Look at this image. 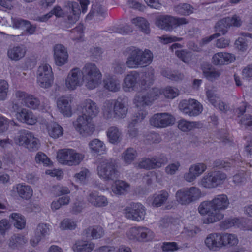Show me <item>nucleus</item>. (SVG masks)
<instances>
[{
	"label": "nucleus",
	"mask_w": 252,
	"mask_h": 252,
	"mask_svg": "<svg viewBox=\"0 0 252 252\" xmlns=\"http://www.w3.org/2000/svg\"><path fill=\"white\" fill-rule=\"evenodd\" d=\"M102 77V73L96 65L88 63L81 70L78 67L71 69L64 79L63 87L66 91H73L84 84L88 90H94L100 85Z\"/></svg>",
	"instance_id": "nucleus-1"
},
{
	"label": "nucleus",
	"mask_w": 252,
	"mask_h": 252,
	"mask_svg": "<svg viewBox=\"0 0 252 252\" xmlns=\"http://www.w3.org/2000/svg\"><path fill=\"white\" fill-rule=\"evenodd\" d=\"M178 88L167 86L162 89L154 88L150 90L146 94L139 93L136 94L133 99V103L138 109L135 114L136 121H141L147 116L148 113L144 106L151 105L155 100L159 98L162 95L167 99H173L179 95Z\"/></svg>",
	"instance_id": "nucleus-2"
},
{
	"label": "nucleus",
	"mask_w": 252,
	"mask_h": 252,
	"mask_svg": "<svg viewBox=\"0 0 252 252\" xmlns=\"http://www.w3.org/2000/svg\"><path fill=\"white\" fill-rule=\"evenodd\" d=\"M230 205L228 196L224 194L215 196L211 200L200 203L198 210L201 215H207L202 219L203 224H209L218 222L224 217L221 211L227 209Z\"/></svg>",
	"instance_id": "nucleus-3"
},
{
	"label": "nucleus",
	"mask_w": 252,
	"mask_h": 252,
	"mask_svg": "<svg viewBox=\"0 0 252 252\" xmlns=\"http://www.w3.org/2000/svg\"><path fill=\"white\" fill-rule=\"evenodd\" d=\"M153 58V54L150 50L134 48L131 50L126 64L130 68L144 67L151 63Z\"/></svg>",
	"instance_id": "nucleus-4"
},
{
	"label": "nucleus",
	"mask_w": 252,
	"mask_h": 252,
	"mask_svg": "<svg viewBox=\"0 0 252 252\" xmlns=\"http://www.w3.org/2000/svg\"><path fill=\"white\" fill-rule=\"evenodd\" d=\"M127 112L128 108L122 100H108L104 104L103 113L107 119H123L126 117Z\"/></svg>",
	"instance_id": "nucleus-5"
},
{
	"label": "nucleus",
	"mask_w": 252,
	"mask_h": 252,
	"mask_svg": "<svg viewBox=\"0 0 252 252\" xmlns=\"http://www.w3.org/2000/svg\"><path fill=\"white\" fill-rule=\"evenodd\" d=\"M84 158V155L77 152L75 149L65 148L59 150L56 159L61 165L68 166L79 165Z\"/></svg>",
	"instance_id": "nucleus-6"
},
{
	"label": "nucleus",
	"mask_w": 252,
	"mask_h": 252,
	"mask_svg": "<svg viewBox=\"0 0 252 252\" xmlns=\"http://www.w3.org/2000/svg\"><path fill=\"white\" fill-rule=\"evenodd\" d=\"M201 195V190L197 187L184 188L176 192L175 200L179 204L187 206L199 200Z\"/></svg>",
	"instance_id": "nucleus-7"
},
{
	"label": "nucleus",
	"mask_w": 252,
	"mask_h": 252,
	"mask_svg": "<svg viewBox=\"0 0 252 252\" xmlns=\"http://www.w3.org/2000/svg\"><path fill=\"white\" fill-rule=\"evenodd\" d=\"M188 21L185 18H178L168 15H161L156 17L155 25L160 29L171 31L174 28L186 24Z\"/></svg>",
	"instance_id": "nucleus-8"
},
{
	"label": "nucleus",
	"mask_w": 252,
	"mask_h": 252,
	"mask_svg": "<svg viewBox=\"0 0 252 252\" xmlns=\"http://www.w3.org/2000/svg\"><path fill=\"white\" fill-rule=\"evenodd\" d=\"M226 179V175L220 171H209L198 181V184L202 188L211 189L221 185Z\"/></svg>",
	"instance_id": "nucleus-9"
},
{
	"label": "nucleus",
	"mask_w": 252,
	"mask_h": 252,
	"mask_svg": "<svg viewBox=\"0 0 252 252\" xmlns=\"http://www.w3.org/2000/svg\"><path fill=\"white\" fill-rule=\"evenodd\" d=\"M10 110L15 113L16 119L19 122L28 125H34L38 122V117L31 110L21 107L17 103L13 102Z\"/></svg>",
	"instance_id": "nucleus-10"
},
{
	"label": "nucleus",
	"mask_w": 252,
	"mask_h": 252,
	"mask_svg": "<svg viewBox=\"0 0 252 252\" xmlns=\"http://www.w3.org/2000/svg\"><path fill=\"white\" fill-rule=\"evenodd\" d=\"M97 173L99 177L104 181L112 180L119 176V172L115 165L107 159L102 160L99 164Z\"/></svg>",
	"instance_id": "nucleus-11"
},
{
	"label": "nucleus",
	"mask_w": 252,
	"mask_h": 252,
	"mask_svg": "<svg viewBox=\"0 0 252 252\" xmlns=\"http://www.w3.org/2000/svg\"><path fill=\"white\" fill-rule=\"evenodd\" d=\"M73 126L77 132L83 136L91 135L95 130L93 119L82 115H79L73 122Z\"/></svg>",
	"instance_id": "nucleus-12"
},
{
	"label": "nucleus",
	"mask_w": 252,
	"mask_h": 252,
	"mask_svg": "<svg viewBox=\"0 0 252 252\" xmlns=\"http://www.w3.org/2000/svg\"><path fill=\"white\" fill-rule=\"evenodd\" d=\"M37 82L38 85L44 89L51 87L54 82V75L51 66L46 63L39 66L37 74Z\"/></svg>",
	"instance_id": "nucleus-13"
},
{
	"label": "nucleus",
	"mask_w": 252,
	"mask_h": 252,
	"mask_svg": "<svg viewBox=\"0 0 252 252\" xmlns=\"http://www.w3.org/2000/svg\"><path fill=\"white\" fill-rule=\"evenodd\" d=\"M181 112L189 116H196L203 110V106L197 100L194 99L183 100L179 104Z\"/></svg>",
	"instance_id": "nucleus-14"
},
{
	"label": "nucleus",
	"mask_w": 252,
	"mask_h": 252,
	"mask_svg": "<svg viewBox=\"0 0 252 252\" xmlns=\"http://www.w3.org/2000/svg\"><path fill=\"white\" fill-rule=\"evenodd\" d=\"M124 213L127 218L138 222L144 220L146 214L145 207L140 203L130 204L125 208Z\"/></svg>",
	"instance_id": "nucleus-15"
},
{
	"label": "nucleus",
	"mask_w": 252,
	"mask_h": 252,
	"mask_svg": "<svg viewBox=\"0 0 252 252\" xmlns=\"http://www.w3.org/2000/svg\"><path fill=\"white\" fill-rule=\"evenodd\" d=\"M175 119L171 114L167 113H157L150 119V125L156 128H165L172 125Z\"/></svg>",
	"instance_id": "nucleus-16"
},
{
	"label": "nucleus",
	"mask_w": 252,
	"mask_h": 252,
	"mask_svg": "<svg viewBox=\"0 0 252 252\" xmlns=\"http://www.w3.org/2000/svg\"><path fill=\"white\" fill-rule=\"evenodd\" d=\"M9 195L11 197L18 196L21 199L29 200L33 196L32 188L24 183H18L13 185L9 191Z\"/></svg>",
	"instance_id": "nucleus-17"
},
{
	"label": "nucleus",
	"mask_w": 252,
	"mask_h": 252,
	"mask_svg": "<svg viewBox=\"0 0 252 252\" xmlns=\"http://www.w3.org/2000/svg\"><path fill=\"white\" fill-rule=\"evenodd\" d=\"M242 21L240 16L234 15L232 17L223 18L218 22L215 26L217 31L220 32L222 34H224L227 31V29L230 27H240Z\"/></svg>",
	"instance_id": "nucleus-18"
},
{
	"label": "nucleus",
	"mask_w": 252,
	"mask_h": 252,
	"mask_svg": "<svg viewBox=\"0 0 252 252\" xmlns=\"http://www.w3.org/2000/svg\"><path fill=\"white\" fill-rule=\"evenodd\" d=\"M81 115L93 119L99 113L96 104L90 99L83 101L78 108Z\"/></svg>",
	"instance_id": "nucleus-19"
},
{
	"label": "nucleus",
	"mask_w": 252,
	"mask_h": 252,
	"mask_svg": "<svg viewBox=\"0 0 252 252\" xmlns=\"http://www.w3.org/2000/svg\"><path fill=\"white\" fill-rule=\"evenodd\" d=\"M207 168L206 164L202 162L193 164L190 165L188 171L184 175V179L189 183L194 182L207 170Z\"/></svg>",
	"instance_id": "nucleus-20"
},
{
	"label": "nucleus",
	"mask_w": 252,
	"mask_h": 252,
	"mask_svg": "<svg viewBox=\"0 0 252 252\" xmlns=\"http://www.w3.org/2000/svg\"><path fill=\"white\" fill-rule=\"evenodd\" d=\"M206 248L212 252L222 249L221 233L214 232L208 234L204 240Z\"/></svg>",
	"instance_id": "nucleus-21"
},
{
	"label": "nucleus",
	"mask_w": 252,
	"mask_h": 252,
	"mask_svg": "<svg viewBox=\"0 0 252 252\" xmlns=\"http://www.w3.org/2000/svg\"><path fill=\"white\" fill-rule=\"evenodd\" d=\"M72 97L68 95L62 96L57 100V106L59 112L65 117H70L72 115L71 103Z\"/></svg>",
	"instance_id": "nucleus-22"
},
{
	"label": "nucleus",
	"mask_w": 252,
	"mask_h": 252,
	"mask_svg": "<svg viewBox=\"0 0 252 252\" xmlns=\"http://www.w3.org/2000/svg\"><path fill=\"white\" fill-rule=\"evenodd\" d=\"M53 51L54 61L56 65L61 67L67 63L69 55L67 49L63 45H55Z\"/></svg>",
	"instance_id": "nucleus-23"
},
{
	"label": "nucleus",
	"mask_w": 252,
	"mask_h": 252,
	"mask_svg": "<svg viewBox=\"0 0 252 252\" xmlns=\"http://www.w3.org/2000/svg\"><path fill=\"white\" fill-rule=\"evenodd\" d=\"M24 105L28 108L42 112H46L50 109L49 102L47 100L41 103L38 98L31 94L28 96Z\"/></svg>",
	"instance_id": "nucleus-24"
},
{
	"label": "nucleus",
	"mask_w": 252,
	"mask_h": 252,
	"mask_svg": "<svg viewBox=\"0 0 252 252\" xmlns=\"http://www.w3.org/2000/svg\"><path fill=\"white\" fill-rule=\"evenodd\" d=\"M162 163L160 159L153 157L151 158H142L135 164V167L148 170L160 168Z\"/></svg>",
	"instance_id": "nucleus-25"
},
{
	"label": "nucleus",
	"mask_w": 252,
	"mask_h": 252,
	"mask_svg": "<svg viewBox=\"0 0 252 252\" xmlns=\"http://www.w3.org/2000/svg\"><path fill=\"white\" fill-rule=\"evenodd\" d=\"M139 74L135 71H130L124 78L123 88L126 92L135 89L139 79Z\"/></svg>",
	"instance_id": "nucleus-26"
},
{
	"label": "nucleus",
	"mask_w": 252,
	"mask_h": 252,
	"mask_svg": "<svg viewBox=\"0 0 252 252\" xmlns=\"http://www.w3.org/2000/svg\"><path fill=\"white\" fill-rule=\"evenodd\" d=\"M235 56L228 52H220L215 54L212 57V62L215 65H223L234 61Z\"/></svg>",
	"instance_id": "nucleus-27"
},
{
	"label": "nucleus",
	"mask_w": 252,
	"mask_h": 252,
	"mask_svg": "<svg viewBox=\"0 0 252 252\" xmlns=\"http://www.w3.org/2000/svg\"><path fill=\"white\" fill-rule=\"evenodd\" d=\"M87 201L91 205L98 207L106 206L108 204L107 198L103 195H99L96 192H90L87 197Z\"/></svg>",
	"instance_id": "nucleus-28"
},
{
	"label": "nucleus",
	"mask_w": 252,
	"mask_h": 252,
	"mask_svg": "<svg viewBox=\"0 0 252 252\" xmlns=\"http://www.w3.org/2000/svg\"><path fill=\"white\" fill-rule=\"evenodd\" d=\"M137 241L138 242H149L152 241L155 237L154 231L146 227H137Z\"/></svg>",
	"instance_id": "nucleus-29"
},
{
	"label": "nucleus",
	"mask_w": 252,
	"mask_h": 252,
	"mask_svg": "<svg viewBox=\"0 0 252 252\" xmlns=\"http://www.w3.org/2000/svg\"><path fill=\"white\" fill-rule=\"evenodd\" d=\"M182 45L179 43H174L170 46L172 51H174L176 56L186 63H189L192 60V54L185 50H181Z\"/></svg>",
	"instance_id": "nucleus-30"
},
{
	"label": "nucleus",
	"mask_w": 252,
	"mask_h": 252,
	"mask_svg": "<svg viewBox=\"0 0 252 252\" xmlns=\"http://www.w3.org/2000/svg\"><path fill=\"white\" fill-rule=\"evenodd\" d=\"M169 197V193L165 190H161L149 197L148 202L153 206L158 207L165 203Z\"/></svg>",
	"instance_id": "nucleus-31"
},
{
	"label": "nucleus",
	"mask_w": 252,
	"mask_h": 252,
	"mask_svg": "<svg viewBox=\"0 0 252 252\" xmlns=\"http://www.w3.org/2000/svg\"><path fill=\"white\" fill-rule=\"evenodd\" d=\"M103 84L104 88L109 91L116 92L120 89L119 80L110 75H105L103 80Z\"/></svg>",
	"instance_id": "nucleus-32"
},
{
	"label": "nucleus",
	"mask_w": 252,
	"mask_h": 252,
	"mask_svg": "<svg viewBox=\"0 0 252 252\" xmlns=\"http://www.w3.org/2000/svg\"><path fill=\"white\" fill-rule=\"evenodd\" d=\"M129 189V184L120 180H116L111 187L112 192L116 195H125Z\"/></svg>",
	"instance_id": "nucleus-33"
},
{
	"label": "nucleus",
	"mask_w": 252,
	"mask_h": 252,
	"mask_svg": "<svg viewBox=\"0 0 252 252\" xmlns=\"http://www.w3.org/2000/svg\"><path fill=\"white\" fill-rule=\"evenodd\" d=\"M26 49L23 46H12L9 48L7 51L8 58L15 61L22 59L26 55Z\"/></svg>",
	"instance_id": "nucleus-34"
},
{
	"label": "nucleus",
	"mask_w": 252,
	"mask_h": 252,
	"mask_svg": "<svg viewBox=\"0 0 252 252\" xmlns=\"http://www.w3.org/2000/svg\"><path fill=\"white\" fill-rule=\"evenodd\" d=\"M95 247L92 242L86 240H78L75 242L72 249L74 252H91Z\"/></svg>",
	"instance_id": "nucleus-35"
},
{
	"label": "nucleus",
	"mask_w": 252,
	"mask_h": 252,
	"mask_svg": "<svg viewBox=\"0 0 252 252\" xmlns=\"http://www.w3.org/2000/svg\"><path fill=\"white\" fill-rule=\"evenodd\" d=\"M67 6L71 10L67 16L69 22L75 23L78 20L81 13L80 6L76 2H69L67 4Z\"/></svg>",
	"instance_id": "nucleus-36"
},
{
	"label": "nucleus",
	"mask_w": 252,
	"mask_h": 252,
	"mask_svg": "<svg viewBox=\"0 0 252 252\" xmlns=\"http://www.w3.org/2000/svg\"><path fill=\"white\" fill-rule=\"evenodd\" d=\"M49 135L54 139L59 138L63 135V129L60 125L55 122H50L47 125Z\"/></svg>",
	"instance_id": "nucleus-37"
},
{
	"label": "nucleus",
	"mask_w": 252,
	"mask_h": 252,
	"mask_svg": "<svg viewBox=\"0 0 252 252\" xmlns=\"http://www.w3.org/2000/svg\"><path fill=\"white\" fill-rule=\"evenodd\" d=\"M203 75L209 80L213 81L218 79L221 73L220 71L212 67L210 64H204L202 66Z\"/></svg>",
	"instance_id": "nucleus-38"
},
{
	"label": "nucleus",
	"mask_w": 252,
	"mask_h": 252,
	"mask_svg": "<svg viewBox=\"0 0 252 252\" xmlns=\"http://www.w3.org/2000/svg\"><path fill=\"white\" fill-rule=\"evenodd\" d=\"M91 152L93 154L101 155L106 152V146L104 143L98 139H94L89 143Z\"/></svg>",
	"instance_id": "nucleus-39"
},
{
	"label": "nucleus",
	"mask_w": 252,
	"mask_h": 252,
	"mask_svg": "<svg viewBox=\"0 0 252 252\" xmlns=\"http://www.w3.org/2000/svg\"><path fill=\"white\" fill-rule=\"evenodd\" d=\"M9 219L16 228L19 230L25 228L26 224V218L21 214L12 213L10 215Z\"/></svg>",
	"instance_id": "nucleus-40"
},
{
	"label": "nucleus",
	"mask_w": 252,
	"mask_h": 252,
	"mask_svg": "<svg viewBox=\"0 0 252 252\" xmlns=\"http://www.w3.org/2000/svg\"><path fill=\"white\" fill-rule=\"evenodd\" d=\"M222 248L225 247H233L238 244L237 237L233 234L221 233Z\"/></svg>",
	"instance_id": "nucleus-41"
},
{
	"label": "nucleus",
	"mask_w": 252,
	"mask_h": 252,
	"mask_svg": "<svg viewBox=\"0 0 252 252\" xmlns=\"http://www.w3.org/2000/svg\"><path fill=\"white\" fill-rule=\"evenodd\" d=\"M200 126L201 124L198 122L189 121L185 119L180 120L178 125L179 129L184 132L192 130Z\"/></svg>",
	"instance_id": "nucleus-42"
},
{
	"label": "nucleus",
	"mask_w": 252,
	"mask_h": 252,
	"mask_svg": "<svg viewBox=\"0 0 252 252\" xmlns=\"http://www.w3.org/2000/svg\"><path fill=\"white\" fill-rule=\"evenodd\" d=\"M107 136L109 141L112 144L119 143L122 139L121 132L116 126H111L108 129Z\"/></svg>",
	"instance_id": "nucleus-43"
},
{
	"label": "nucleus",
	"mask_w": 252,
	"mask_h": 252,
	"mask_svg": "<svg viewBox=\"0 0 252 252\" xmlns=\"http://www.w3.org/2000/svg\"><path fill=\"white\" fill-rule=\"evenodd\" d=\"M106 14L104 9L100 6L94 4L89 13L87 15L86 18L90 20L92 17L97 19L102 20Z\"/></svg>",
	"instance_id": "nucleus-44"
},
{
	"label": "nucleus",
	"mask_w": 252,
	"mask_h": 252,
	"mask_svg": "<svg viewBox=\"0 0 252 252\" xmlns=\"http://www.w3.org/2000/svg\"><path fill=\"white\" fill-rule=\"evenodd\" d=\"M28 242V239L24 236L17 234L14 235L9 239L8 246L12 249L19 248Z\"/></svg>",
	"instance_id": "nucleus-45"
},
{
	"label": "nucleus",
	"mask_w": 252,
	"mask_h": 252,
	"mask_svg": "<svg viewBox=\"0 0 252 252\" xmlns=\"http://www.w3.org/2000/svg\"><path fill=\"white\" fill-rule=\"evenodd\" d=\"M90 176V171L86 168H83L79 172L75 173L73 178L76 183L81 185H85L88 183Z\"/></svg>",
	"instance_id": "nucleus-46"
},
{
	"label": "nucleus",
	"mask_w": 252,
	"mask_h": 252,
	"mask_svg": "<svg viewBox=\"0 0 252 252\" xmlns=\"http://www.w3.org/2000/svg\"><path fill=\"white\" fill-rule=\"evenodd\" d=\"M131 22L138 27L143 32L146 34L150 33L149 24L145 18L140 17L134 18L131 20Z\"/></svg>",
	"instance_id": "nucleus-47"
},
{
	"label": "nucleus",
	"mask_w": 252,
	"mask_h": 252,
	"mask_svg": "<svg viewBox=\"0 0 252 252\" xmlns=\"http://www.w3.org/2000/svg\"><path fill=\"white\" fill-rule=\"evenodd\" d=\"M248 37L252 38V35L249 33L242 34L235 41V46L240 52H245L247 51L248 41L246 38Z\"/></svg>",
	"instance_id": "nucleus-48"
},
{
	"label": "nucleus",
	"mask_w": 252,
	"mask_h": 252,
	"mask_svg": "<svg viewBox=\"0 0 252 252\" xmlns=\"http://www.w3.org/2000/svg\"><path fill=\"white\" fill-rule=\"evenodd\" d=\"M137 156L136 151L129 148L125 150L122 155V158L125 164L129 165L135 160Z\"/></svg>",
	"instance_id": "nucleus-49"
},
{
	"label": "nucleus",
	"mask_w": 252,
	"mask_h": 252,
	"mask_svg": "<svg viewBox=\"0 0 252 252\" xmlns=\"http://www.w3.org/2000/svg\"><path fill=\"white\" fill-rule=\"evenodd\" d=\"M31 133V132L26 130L19 131L14 139L15 143L20 146L25 147Z\"/></svg>",
	"instance_id": "nucleus-50"
},
{
	"label": "nucleus",
	"mask_w": 252,
	"mask_h": 252,
	"mask_svg": "<svg viewBox=\"0 0 252 252\" xmlns=\"http://www.w3.org/2000/svg\"><path fill=\"white\" fill-rule=\"evenodd\" d=\"M35 161L37 164H42L44 166L50 167L53 165V162L42 152H38L35 157Z\"/></svg>",
	"instance_id": "nucleus-51"
},
{
	"label": "nucleus",
	"mask_w": 252,
	"mask_h": 252,
	"mask_svg": "<svg viewBox=\"0 0 252 252\" xmlns=\"http://www.w3.org/2000/svg\"><path fill=\"white\" fill-rule=\"evenodd\" d=\"M40 145L39 140L31 132L25 147L31 151H36L39 149Z\"/></svg>",
	"instance_id": "nucleus-52"
},
{
	"label": "nucleus",
	"mask_w": 252,
	"mask_h": 252,
	"mask_svg": "<svg viewBox=\"0 0 252 252\" xmlns=\"http://www.w3.org/2000/svg\"><path fill=\"white\" fill-rule=\"evenodd\" d=\"M242 220L237 218H230L225 220L221 223V227L222 229H228L232 226H237L239 227L241 226Z\"/></svg>",
	"instance_id": "nucleus-53"
},
{
	"label": "nucleus",
	"mask_w": 252,
	"mask_h": 252,
	"mask_svg": "<svg viewBox=\"0 0 252 252\" xmlns=\"http://www.w3.org/2000/svg\"><path fill=\"white\" fill-rule=\"evenodd\" d=\"M87 233L90 234L92 239H97L102 237L104 235L103 229L100 226H94L89 228Z\"/></svg>",
	"instance_id": "nucleus-54"
},
{
	"label": "nucleus",
	"mask_w": 252,
	"mask_h": 252,
	"mask_svg": "<svg viewBox=\"0 0 252 252\" xmlns=\"http://www.w3.org/2000/svg\"><path fill=\"white\" fill-rule=\"evenodd\" d=\"M206 96L208 101L214 106H217V102L220 101V97L216 93L214 89H206Z\"/></svg>",
	"instance_id": "nucleus-55"
},
{
	"label": "nucleus",
	"mask_w": 252,
	"mask_h": 252,
	"mask_svg": "<svg viewBox=\"0 0 252 252\" xmlns=\"http://www.w3.org/2000/svg\"><path fill=\"white\" fill-rule=\"evenodd\" d=\"M174 10L177 13L181 15H189L193 12V8L191 5L186 3L176 6Z\"/></svg>",
	"instance_id": "nucleus-56"
},
{
	"label": "nucleus",
	"mask_w": 252,
	"mask_h": 252,
	"mask_svg": "<svg viewBox=\"0 0 252 252\" xmlns=\"http://www.w3.org/2000/svg\"><path fill=\"white\" fill-rule=\"evenodd\" d=\"M29 94L26 93L25 92L22 91H16L14 94L15 99L12 101L10 108L13 102L17 103L19 105V102H21L24 104L26 103V99L29 95Z\"/></svg>",
	"instance_id": "nucleus-57"
},
{
	"label": "nucleus",
	"mask_w": 252,
	"mask_h": 252,
	"mask_svg": "<svg viewBox=\"0 0 252 252\" xmlns=\"http://www.w3.org/2000/svg\"><path fill=\"white\" fill-rule=\"evenodd\" d=\"M50 231V225L47 224L41 223L37 226L35 232L36 235H39L43 238L49 234Z\"/></svg>",
	"instance_id": "nucleus-58"
},
{
	"label": "nucleus",
	"mask_w": 252,
	"mask_h": 252,
	"mask_svg": "<svg viewBox=\"0 0 252 252\" xmlns=\"http://www.w3.org/2000/svg\"><path fill=\"white\" fill-rule=\"evenodd\" d=\"M9 85L4 80H0V101H3L7 98Z\"/></svg>",
	"instance_id": "nucleus-59"
},
{
	"label": "nucleus",
	"mask_w": 252,
	"mask_h": 252,
	"mask_svg": "<svg viewBox=\"0 0 252 252\" xmlns=\"http://www.w3.org/2000/svg\"><path fill=\"white\" fill-rule=\"evenodd\" d=\"M76 227V222L69 219H64L60 223V228L62 230H72Z\"/></svg>",
	"instance_id": "nucleus-60"
},
{
	"label": "nucleus",
	"mask_w": 252,
	"mask_h": 252,
	"mask_svg": "<svg viewBox=\"0 0 252 252\" xmlns=\"http://www.w3.org/2000/svg\"><path fill=\"white\" fill-rule=\"evenodd\" d=\"M45 173L52 177L56 178L58 180L63 179L64 175L63 171L60 168L47 169L45 170Z\"/></svg>",
	"instance_id": "nucleus-61"
},
{
	"label": "nucleus",
	"mask_w": 252,
	"mask_h": 252,
	"mask_svg": "<svg viewBox=\"0 0 252 252\" xmlns=\"http://www.w3.org/2000/svg\"><path fill=\"white\" fill-rule=\"evenodd\" d=\"M181 164L178 161L169 164L165 168V172L167 175H173L179 169Z\"/></svg>",
	"instance_id": "nucleus-62"
},
{
	"label": "nucleus",
	"mask_w": 252,
	"mask_h": 252,
	"mask_svg": "<svg viewBox=\"0 0 252 252\" xmlns=\"http://www.w3.org/2000/svg\"><path fill=\"white\" fill-rule=\"evenodd\" d=\"M162 74L167 78L174 81H179L184 78L183 74L175 71H164Z\"/></svg>",
	"instance_id": "nucleus-63"
},
{
	"label": "nucleus",
	"mask_w": 252,
	"mask_h": 252,
	"mask_svg": "<svg viewBox=\"0 0 252 252\" xmlns=\"http://www.w3.org/2000/svg\"><path fill=\"white\" fill-rule=\"evenodd\" d=\"M172 227V226L170 225L167 219H161L158 222L159 229L162 233H166L169 231Z\"/></svg>",
	"instance_id": "nucleus-64"
}]
</instances>
